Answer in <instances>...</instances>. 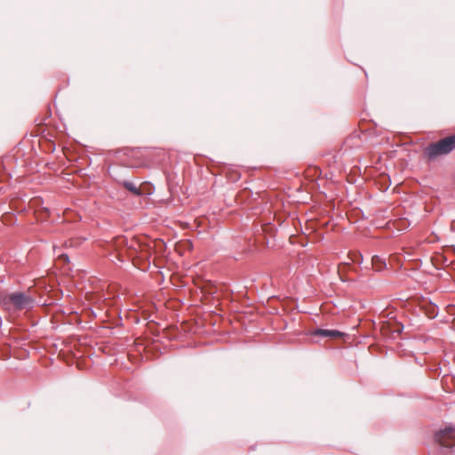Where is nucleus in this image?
I'll return each instance as SVG.
<instances>
[{
	"label": "nucleus",
	"instance_id": "nucleus-4",
	"mask_svg": "<svg viewBox=\"0 0 455 455\" xmlns=\"http://www.w3.org/2000/svg\"><path fill=\"white\" fill-rule=\"evenodd\" d=\"M313 335L323 338L335 339L343 336V333L337 330L316 329L315 331H313Z\"/></svg>",
	"mask_w": 455,
	"mask_h": 455
},
{
	"label": "nucleus",
	"instance_id": "nucleus-8",
	"mask_svg": "<svg viewBox=\"0 0 455 455\" xmlns=\"http://www.w3.org/2000/svg\"><path fill=\"white\" fill-rule=\"evenodd\" d=\"M403 328V326L402 325L401 327L397 328L395 331L399 333L402 331Z\"/></svg>",
	"mask_w": 455,
	"mask_h": 455
},
{
	"label": "nucleus",
	"instance_id": "nucleus-9",
	"mask_svg": "<svg viewBox=\"0 0 455 455\" xmlns=\"http://www.w3.org/2000/svg\"><path fill=\"white\" fill-rule=\"evenodd\" d=\"M61 258L65 259H68V256L67 255H61Z\"/></svg>",
	"mask_w": 455,
	"mask_h": 455
},
{
	"label": "nucleus",
	"instance_id": "nucleus-7",
	"mask_svg": "<svg viewBox=\"0 0 455 455\" xmlns=\"http://www.w3.org/2000/svg\"><path fill=\"white\" fill-rule=\"evenodd\" d=\"M353 261L361 263L362 262V255H357L356 259H354Z\"/></svg>",
	"mask_w": 455,
	"mask_h": 455
},
{
	"label": "nucleus",
	"instance_id": "nucleus-1",
	"mask_svg": "<svg viewBox=\"0 0 455 455\" xmlns=\"http://www.w3.org/2000/svg\"><path fill=\"white\" fill-rule=\"evenodd\" d=\"M454 148L455 134L429 144L424 149V155L427 159L434 160L438 156L451 153Z\"/></svg>",
	"mask_w": 455,
	"mask_h": 455
},
{
	"label": "nucleus",
	"instance_id": "nucleus-2",
	"mask_svg": "<svg viewBox=\"0 0 455 455\" xmlns=\"http://www.w3.org/2000/svg\"><path fill=\"white\" fill-rule=\"evenodd\" d=\"M8 300L16 309H28L34 306V299L25 292H13L9 295Z\"/></svg>",
	"mask_w": 455,
	"mask_h": 455
},
{
	"label": "nucleus",
	"instance_id": "nucleus-10",
	"mask_svg": "<svg viewBox=\"0 0 455 455\" xmlns=\"http://www.w3.org/2000/svg\"><path fill=\"white\" fill-rule=\"evenodd\" d=\"M117 319L116 318V323H115V325L116 326L117 325Z\"/></svg>",
	"mask_w": 455,
	"mask_h": 455
},
{
	"label": "nucleus",
	"instance_id": "nucleus-6",
	"mask_svg": "<svg viewBox=\"0 0 455 455\" xmlns=\"http://www.w3.org/2000/svg\"><path fill=\"white\" fill-rule=\"evenodd\" d=\"M372 266L376 271H381L386 267V262L379 256L372 258Z\"/></svg>",
	"mask_w": 455,
	"mask_h": 455
},
{
	"label": "nucleus",
	"instance_id": "nucleus-5",
	"mask_svg": "<svg viewBox=\"0 0 455 455\" xmlns=\"http://www.w3.org/2000/svg\"><path fill=\"white\" fill-rule=\"evenodd\" d=\"M116 183L122 185L124 188L130 191L132 195L140 196L142 195L140 188H138L133 182L129 180H116Z\"/></svg>",
	"mask_w": 455,
	"mask_h": 455
},
{
	"label": "nucleus",
	"instance_id": "nucleus-3",
	"mask_svg": "<svg viewBox=\"0 0 455 455\" xmlns=\"http://www.w3.org/2000/svg\"><path fill=\"white\" fill-rule=\"evenodd\" d=\"M435 441L443 447L455 446V428L451 426L440 429L435 435Z\"/></svg>",
	"mask_w": 455,
	"mask_h": 455
}]
</instances>
